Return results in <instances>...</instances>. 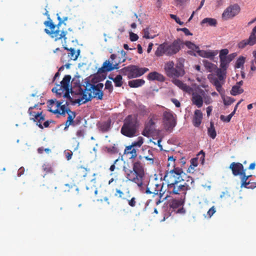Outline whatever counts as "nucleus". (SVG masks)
<instances>
[{
  "label": "nucleus",
  "mask_w": 256,
  "mask_h": 256,
  "mask_svg": "<svg viewBox=\"0 0 256 256\" xmlns=\"http://www.w3.org/2000/svg\"><path fill=\"white\" fill-rule=\"evenodd\" d=\"M196 50L198 55L203 58H212L215 56L214 52L210 50H200L199 48Z\"/></svg>",
  "instance_id": "a878e982"
},
{
  "label": "nucleus",
  "mask_w": 256,
  "mask_h": 256,
  "mask_svg": "<svg viewBox=\"0 0 256 256\" xmlns=\"http://www.w3.org/2000/svg\"><path fill=\"white\" fill-rule=\"evenodd\" d=\"M85 134V130L83 128L78 130L76 132L77 138H84Z\"/></svg>",
  "instance_id": "c03bdc74"
},
{
  "label": "nucleus",
  "mask_w": 256,
  "mask_h": 256,
  "mask_svg": "<svg viewBox=\"0 0 256 256\" xmlns=\"http://www.w3.org/2000/svg\"><path fill=\"white\" fill-rule=\"evenodd\" d=\"M240 8L238 4L230 5L228 7L222 14V18L228 20L238 14L240 12Z\"/></svg>",
  "instance_id": "f8f14e48"
},
{
  "label": "nucleus",
  "mask_w": 256,
  "mask_h": 256,
  "mask_svg": "<svg viewBox=\"0 0 256 256\" xmlns=\"http://www.w3.org/2000/svg\"><path fill=\"white\" fill-rule=\"evenodd\" d=\"M183 172L182 169L174 168L170 172H166L164 180L166 182L168 189L180 181H184L182 176Z\"/></svg>",
  "instance_id": "0eeeda50"
},
{
  "label": "nucleus",
  "mask_w": 256,
  "mask_h": 256,
  "mask_svg": "<svg viewBox=\"0 0 256 256\" xmlns=\"http://www.w3.org/2000/svg\"><path fill=\"white\" fill-rule=\"evenodd\" d=\"M174 66L173 61H169L165 64L164 70L167 76L170 78L182 76L185 74L183 64L180 63L177 64L175 68Z\"/></svg>",
  "instance_id": "423d86ee"
},
{
  "label": "nucleus",
  "mask_w": 256,
  "mask_h": 256,
  "mask_svg": "<svg viewBox=\"0 0 256 256\" xmlns=\"http://www.w3.org/2000/svg\"><path fill=\"white\" fill-rule=\"evenodd\" d=\"M234 58V54H229L226 58H220V66L224 70H226L229 63Z\"/></svg>",
  "instance_id": "4be33fe9"
},
{
  "label": "nucleus",
  "mask_w": 256,
  "mask_h": 256,
  "mask_svg": "<svg viewBox=\"0 0 256 256\" xmlns=\"http://www.w3.org/2000/svg\"><path fill=\"white\" fill-rule=\"evenodd\" d=\"M184 180V181H180L174 184L173 186L168 189L170 194L180 195L181 197L186 198L187 191L190 190L192 188H194V179L191 176H188L187 180Z\"/></svg>",
  "instance_id": "20e7f679"
},
{
  "label": "nucleus",
  "mask_w": 256,
  "mask_h": 256,
  "mask_svg": "<svg viewBox=\"0 0 256 256\" xmlns=\"http://www.w3.org/2000/svg\"><path fill=\"white\" fill-rule=\"evenodd\" d=\"M118 195V198H122L124 194V192L119 189H116V193L114 194L115 196H117Z\"/></svg>",
  "instance_id": "0e129e2a"
},
{
  "label": "nucleus",
  "mask_w": 256,
  "mask_h": 256,
  "mask_svg": "<svg viewBox=\"0 0 256 256\" xmlns=\"http://www.w3.org/2000/svg\"><path fill=\"white\" fill-rule=\"evenodd\" d=\"M50 123H54V122L53 120H46L44 122L43 125V128H48L50 126Z\"/></svg>",
  "instance_id": "338daca9"
},
{
  "label": "nucleus",
  "mask_w": 256,
  "mask_h": 256,
  "mask_svg": "<svg viewBox=\"0 0 256 256\" xmlns=\"http://www.w3.org/2000/svg\"><path fill=\"white\" fill-rule=\"evenodd\" d=\"M140 126V122L137 114H130L124 120V124L121 128L122 134L128 138L136 136Z\"/></svg>",
  "instance_id": "7ed1b4c3"
},
{
  "label": "nucleus",
  "mask_w": 256,
  "mask_h": 256,
  "mask_svg": "<svg viewBox=\"0 0 256 256\" xmlns=\"http://www.w3.org/2000/svg\"><path fill=\"white\" fill-rule=\"evenodd\" d=\"M119 162H120V160L118 158L114 160V163L110 166V170L111 172H114V170L116 168V165Z\"/></svg>",
  "instance_id": "052dcab7"
},
{
  "label": "nucleus",
  "mask_w": 256,
  "mask_h": 256,
  "mask_svg": "<svg viewBox=\"0 0 256 256\" xmlns=\"http://www.w3.org/2000/svg\"><path fill=\"white\" fill-rule=\"evenodd\" d=\"M120 52L122 56V58H120L118 60V62L120 64L124 62L126 60V58H125V56L126 54V52L123 50H121Z\"/></svg>",
  "instance_id": "6e6d98bb"
},
{
  "label": "nucleus",
  "mask_w": 256,
  "mask_h": 256,
  "mask_svg": "<svg viewBox=\"0 0 256 256\" xmlns=\"http://www.w3.org/2000/svg\"><path fill=\"white\" fill-rule=\"evenodd\" d=\"M104 84L98 83L96 84H91L90 80H86L82 86H78V92L82 96L80 99L78 100V102L84 104L90 101L93 98L102 100L103 96L102 89Z\"/></svg>",
  "instance_id": "f257e3e1"
},
{
  "label": "nucleus",
  "mask_w": 256,
  "mask_h": 256,
  "mask_svg": "<svg viewBox=\"0 0 256 256\" xmlns=\"http://www.w3.org/2000/svg\"><path fill=\"white\" fill-rule=\"evenodd\" d=\"M232 115H228V116H224V115H221L220 116V120L224 122H230L231 118H232Z\"/></svg>",
  "instance_id": "4d7b16f0"
},
{
  "label": "nucleus",
  "mask_w": 256,
  "mask_h": 256,
  "mask_svg": "<svg viewBox=\"0 0 256 256\" xmlns=\"http://www.w3.org/2000/svg\"><path fill=\"white\" fill-rule=\"evenodd\" d=\"M119 64H120L118 62L113 64H111L110 62V60H106L104 62L102 66L100 68V70L102 72H105L112 71L115 69L117 70L119 68Z\"/></svg>",
  "instance_id": "6ab92c4d"
},
{
  "label": "nucleus",
  "mask_w": 256,
  "mask_h": 256,
  "mask_svg": "<svg viewBox=\"0 0 256 256\" xmlns=\"http://www.w3.org/2000/svg\"><path fill=\"white\" fill-rule=\"evenodd\" d=\"M71 80L70 75H66L60 82V84H56L55 87L52 89L53 92H56L58 95L62 96L70 100L71 98L70 95V83Z\"/></svg>",
  "instance_id": "39448f33"
},
{
  "label": "nucleus",
  "mask_w": 256,
  "mask_h": 256,
  "mask_svg": "<svg viewBox=\"0 0 256 256\" xmlns=\"http://www.w3.org/2000/svg\"><path fill=\"white\" fill-rule=\"evenodd\" d=\"M136 198L132 197L130 200H128V204L131 207H134L136 205Z\"/></svg>",
  "instance_id": "bf43d9fd"
},
{
  "label": "nucleus",
  "mask_w": 256,
  "mask_h": 256,
  "mask_svg": "<svg viewBox=\"0 0 256 256\" xmlns=\"http://www.w3.org/2000/svg\"><path fill=\"white\" fill-rule=\"evenodd\" d=\"M228 53V49H222L220 51V58H226L227 54Z\"/></svg>",
  "instance_id": "8fccbe9b"
},
{
  "label": "nucleus",
  "mask_w": 256,
  "mask_h": 256,
  "mask_svg": "<svg viewBox=\"0 0 256 256\" xmlns=\"http://www.w3.org/2000/svg\"><path fill=\"white\" fill-rule=\"evenodd\" d=\"M216 212V208L214 206H212L208 212V217L210 218Z\"/></svg>",
  "instance_id": "680f3d73"
},
{
  "label": "nucleus",
  "mask_w": 256,
  "mask_h": 256,
  "mask_svg": "<svg viewBox=\"0 0 256 256\" xmlns=\"http://www.w3.org/2000/svg\"><path fill=\"white\" fill-rule=\"evenodd\" d=\"M189 0H174L176 6H184Z\"/></svg>",
  "instance_id": "864d4df0"
},
{
  "label": "nucleus",
  "mask_w": 256,
  "mask_h": 256,
  "mask_svg": "<svg viewBox=\"0 0 256 256\" xmlns=\"http://www.w3.org/2000/svg\"><path fill=\"white\" fill-rule=\"evenodd\" d=\"M172 102L175 104L176 106L179 108L180 106V102L176 99L172 98Z\"/></svg>",
  "instance_id": "774afa93"
},
{
  "label": "nucleus",
  "mask_w": 256,
  "mask_h": 256,
  "mask_svg": "<svg viewBox=\"0 0 256 256\" xmlns=\"http://www.w3.org/2000/svg\"><path fill=\"white\" fill-rule=\"evenodd\" d=\"M148 70L146 68H140L138 66L130 65L121 69L120 72L122 74L126 76L128 79H132L142 76Z\"/></svg>",
  "instance_id": "6e6552de"
},
{
  "label": "nucleus",
  "mask_w": 256,
  "mask_h": 256,
  "mask_svg": "<svg viewBox=\"0 0 256 256\" xmlns=\"http://www.w3.org/2000/svg\"><path fill=\"white\" fill-rule=\"evenodd\" d=\"M138 36L134 34V33H133L132 32H131L130 34V40L132 42H135L136 40H138Z\"/></svg>",
  "instance_id": "13d9d810"
},
{
  "label": "nucleus",
  "mask_w": 256,
  "mask_h": 256,
  "mask_svg": "<svg viewBox=\"0 0 256 256\" xmlns=\"http://www.w3.org/2000/svg\"><path fill=\"white\" fill-rule=\"evenodd\" d=\"M78 174L80 176L84 178L87 174V170L86 168L81 167L78 169Z\"/></svg>",
  "instance_id": "79ce46f5"
},
{
  "label": "nucleus",
  "mask_w": 256,
  "mask_h": 256,
  "mask_svg": "<svg viewBox=\"0 0 256 256\" xmlns=\"http://www.w3.org/2000/svg\"><path fill=\"white\" fill-rule=\"evenodd\" d=\"M144 143V138L142 136H139L137 141L132 142L130 146H128V149H130L132 147H140Z\"/></svg>",
  "instance_id": "c9c22d12"
},
{
  "label": "nucleus",
  "mask_w": 256,
  "mask_h": 256,
  "mask_svg": "<svg viewBox=\"0 0 256 256\" xmlns=\"http://www.w3.org/2000/svg\"><path fill=\"white\" fill-rule=\"evenodd\" d=\"M111 79L114 82L115 86L116 87H120L122 84V76L120 74L117 75L114 78H111Z\"/></svg>",
  "instance_id": "4c0bfd02"
},
{
  "label": "nucleus",
  "mask_w": 256,
  "mask_h": 256,
  "mask_svg": "<svg viewBox=\"0 0 256 256\" xmlns=\"http://www.w3.org/2000/svg\"><path fill=\"white\" fill-rule=\"evenodd\" d=\"M145 83L143 79H136L128 82V86L130 88H138L142 86Z\"/></svg>",
  "instance_id": "c85d7f7f"
},
{
  "label": "nucleus",
  "mask_w": 256,
  "mask_h": 256,
  "mask_svg": "<svg viewBox=\"0 0 256 256\" xmlns=\"http://www.w3.org/2000/svg\"><path fill=\"white\" fill-rule=\"evenodd\" d=\"M178 31H182L186 36H192V34L190 30L186 28H179L177 29Z\"/></svg>",
  "instance_id": "603ef678"
},
{
  "label": "nucleus",
  "mask_w": 256,
  "mask_h": 256,
  "mask_svg": "<svg viewBox=\"0 0 256 256\" xmlns=\"http://www.w3.org/2000/svg\"><path fill=\"white\" fill-rule=\"evenodd\" d=\"M63 48L65 50L68 51L67 54H64L61 58L62 62H70L71 60H76L80 54V50L78 49L76 50L74 48H68L65 45L63 46Z\"/></svg>",
  "instance_id": "9b49d317"
},
{
  "label": "nucleus",
  "mask_w": 256,
  "mask_h": 256,
  "mask_svg": "<svg viewBox=\"0 0 256 256\" xmlns=\"http://www.w3.org/2000/svg\"><path fill=\"white\" fill-rule=\"evenodd\" d=\"M105 88L109 90V92H111L113 90V86L110 81L107 80L105 83Z\"/></svg>",
  "instance_id": "a18cd8bd"
},
{
  "label": "nucleus",
  "mask_w": 256,
  "mask_h": 256,
  "mask_svg": "<svg viewBox=\"0 0 256 256\" xmlns=\"http://www.w3.org/2000/svg\"><path fill=\"white\" fill-rule=\"evenodd\" d=\"M202 118V114L200 110H196L194 112V118L192 122L194 126L198 127L201 122Z\"/></svg>",
  "instance_id": "393cba45"
},
{
  "label": "nucleus",
  "mask_w": 256,
  "mask_h": 256,
  "mask_svg": "<svg viewBox=\"0 0 256 256\" xmlns=\"http://www.w3.org/2000/svg\"><path fill=\"white\" fill-rule=\"evenodd\" d=\"M42 168L46 174L52 172V166L48 164H44L42 166Z\"/></svg>",
  "instance_id": "ea45409f"
},
{
  "label": "nucleus",
  "mask_w": 256,
  "mask_h": 256,
  "mask_svg": "<svg viewBox=\"0 0 256 256\" xmlns=\"http://www.w3.org/2000/svg\"><path fill=\"white\" fill-rule=\"evenodd\" d=\"M229 168L232 170L234 176H240L244 174L245 170L242 164L240 162H232L230 164Z\"/></svg>",
  "instance_id": "a211bd4d"
},
{
  "label": "nucleus",
  "mask_w": 256,
  "mask_h": 256,
  "mask_svg": "<svg viewBox=\"0 0 256 256\" xmlns=\"http://www.w3.org/2000/svg\"><path fill=\"white\" fill-rule=\"evenodd\" d=\"M172 82L176 86L185 92H188L190 89L188 86L178 79H174Z\"/></svg>",
  "instance_id": "cd10ccee"
},
{
  "label": "nucleus",
  "mask_w": 256,
  "mask_h": 256,
  "mask_svg": "<svg viewBox=\"0 0 256 256\" xmlns=\"http://www.w3.org/2000/svg\"><path fill=\"white\" fill-rule=\"evenodd\" d=\"M44 32L56 42L62 39L66 42L67 38L66 37L67 34L66 31L60 30V29H56L55 30H50L47 28H45Z\"/></svg>",
  "instance_id": "4468645a"
},
{
  "label": "nucleus",
  "mask_w": 256,
  "mask_h": 256,
  "mask_svg": "<svg viewBox=\"0 0 256 256\" xmlns=\"http://www.w3.org/2000/svg\"><path fill=\"white\" fill-rule=\"evenodd\" d=\"M156 123L154 122V116L149 118L148 120L146 122L144 128L142 132V134L145 136L149 137L155 130Z\"/></svg>",
  "instance_id": "f3484780"
},
{
  "label": "nucleus",
  "mask_w": 256,
  "mask_h": 256,
  "mask_svg": "<svg viewBox=\"0 0 256 256\" xmlns=\"http://www.w3.org/2000/svg\"><path fill=\"white\" fill-rule=\"evenodd\" d=\"M128 146H126L124 150V154H130V158H136L137 156V152L136 149L134 147H132L130 149H128Z\"/></svg>",
  "instance_id": "2f4dec72"
},
{
  "label": "nucleus",
  "mask_w": 256,
  "mask_h": 256,
  "mask_svg": "<svg viewBox=\"0 0 256 256\" xmlns=\"http://www.w3.org/2000/svg\"><path fill=\"white\" fill-rule=\"evenodd\" d=\"M256 44V26L254 28L248 39L244 40L238 44L239 48L243 49L246 46H252Z\"/></svg>",
  "instance_id": "ddd939ff"
},
{
  "label": "nucleus",
  "mask_w": 256,
  "mask_h": 256,
  "mask_svg": "<svg viewBox=\"0 0 256 256\" xmlns=\"http://www.w3.org/2000/svg\"><path fill=\"white\" fill-rule=\"evenodd\" d=\"M162 122L166 131L172 132L176 124V116L170 110L164 111L162 114Z\"/></svg>",
  "instance_id": "9d476101"
},
{
  "label": "nucleus",
  "mask_w": 256,
  "mask_h": 256,
  "mask_svg": "<svg viewBox=\"0 0 256 256\" xmlns=\"http://www.w3.org/2000/svg\"><path fill=\"white\" fill-rule=\"evenodd\" d=\"M38 103L35 104L33 106H30L28 108V113L30 116V120L36 122V124L41 128L43 129L42 122L44 120V116L42 114V112L39 108Z\"/></svg>",
  "instance_id": "1a4fd4ad"
},
{
  "label": "nucleus",
  "mask_w": 256,
  "mask_h": 256,
  "mask_svg": "<svg viewBox=\"0 0 256 256\" xmlns=\"http://www.w3.org/2000/svg\"><path fill=\"white\" fill-rule=\"evenodd\" d=\"M126 177L128 180L132 182L141 188L143 186V180L145 178L144 165L140 160H136L132 164V168H124Z\"/></svg>",
  "instance_id": "f03ea898"
},
{
  "label": "nucleus",
  "mask_w": 256,
  "mask_h": 256,
  "mask_svg": "<svg viewBox=\"0 0 256 256\" xmlns=\"http://www.w3.org/2000/svg\"><path fill=\"white\" fill-rule=\"evenodd\" d=\"M245 60L246 58L243 56H240L236 62L235 68H238L243 66L245 62Z\"/></svg>",
  "instance_id": "58836bf2"
},
{
  "label": "nucleus",
  "mask_w": 256,
  "mask_h": 256,
  "mask_svg": "<svg viewBox=\"0 0 256 256\" xmlns=\"http://www.w3.org/2000/svg\"><path fill=\"white\" fill-rule=\"evenodd\" d=\"M223 101L224 105L229 106L232 104L234 100L233 98L227 96L223 98Z\"/></svg>",
  "instance_id": "37998d69"
},
{
  "label": "nucleus",
  "mask_w": 256,
  "mask_h": 256,
  "mask_svg": "<svg viewBox=\"0 0 256 256\" xmlns=\"http://www.w3.org/2000/svg\"><path fill=\"white\" fill-rule=\"evenodd\" d=\"M186 198L180 196L178 199H174L172 201L170 206L173 208H176L184 205Z\"/></svg>",
  "instance_id": "bb28decb"
},
{
  "label": "nucleus",
  "mask_w": 256,
  "mask_h": 256,
  "mask_svg": "<svg viewBox=\"0 0 256 256\" xmlns=\"http://www.w3.org/2000/svg\"><path fill=\"white\" fill-rule=\"evenodd\" d=\"M202 95L197 92H194L192 94V104L196 105L198 108H200L203 104V99L202 96L204 95V92L202 91Z\"/></svg>",
  "instance_id": "aec40b11"
},
{
  "label": "nucleus",
  "mask_w": 256,
  "mask_h": 256,
  "mask_svg": "<svg viewBox=\"0 0 256 256\" xmlns=\"http://www.w3.org/2000/svg\"><path fill=\"white\" fill-rule=\"evenodd\" d=\"M241 180V188L244 187L246 188H248V186H250V181L247 182L248 180H246V179H244L240 178Z\"/></svg>",
  "instance_id": "de8ad7c7"
},
{
  "label": "nucleus",
  "mask_w": 256,
  "mask_h": 256,
  "mask_svg": "<svg viewBox=\"0 0 256 256\" xmlns=\"http://www.w3.org/2000/svg\"><path fill=\"white\" fill-rule=\"evenodd\" d=\"M63 102L62 101H57L56 100H50L48 102V110L52 113L53 110L56 108V106L58 107V110H61V106H62L64 104H62Z\"/></svg>",
  "instance_id": "412c9836"
},
{
  "label": "nucleus",
  "mask_w": 256,
  "mask_h": 256,
  "mask_svg": "<svg viewBox=\"0 0 256 256\" xmlns=\"http://www.w3.org/2000/svg\"><path fill=\"white\" fill-rule=\"evenodd\" d=\"M214 86H216V90L218 92H220V91L222 89V86L218 80H216L214 82Z\"/></svg>",
  "instance_id": "e2e57ef3"
},
{
  "label": "nucleus",
  "mask_w": 256,
  "mask_h": 256,
  "mask_svg": "<svg viewBox=\"0 0 256 256\" xmlns=\"http://www.w3.org/2000/svg\"><path fill=\"white\" fill-rule=\"evenodd\" d=\"M243 92V89L240 86L236 84L232 86V90H230V94L232 96H236L242 93Z\"/></svg>",
  "instance_id": "e433bc0d"
},
{
  "label": "nucleus",
  "mask_w": 256,
  "mask_h": 256,
  "mask_svg": "<svg viewBox=\"0 0 256 256\" xmlns=\"http://www.w3.org/2000/svg\"><path fill=\"white\" fill-rule=\"evenodd\" d=\"M208 24L210 26H216L217 24V21L216 19L213 18H206L202 20L201 22V24Z\"/></svg>",
  "instance_id": "f704fd0d"
},
{
  "label": "nucleus",
  "mask_w": 256,
  "mask_h": 256,
  "mask_svg": "<svg viewBox=\"0 0 256 256\" xmlns=\"http://www.w3.org/2000/svg\"><path fill=\"white\" fill-rule=\"evenodd\" d=\"M186 45L188 47L190 48H192V50H195L197 49H198V46L190 42H186Z\"/></svg>",
  "instance_id": "09e8293b"
},
{
  "label": "nucleus",
  "mask_w": 256,
  "mask_h": 256,
  "mask_svg": "<svg viewBox=\"0 0 256 256\" xmlns=\"http://www.w3.org/2000/svg\"><path fill=\"white\" fill-rule=\"evenodd\" d=\"M65 156L67 160H70L72 158V152H65Z\"/></svg>",
  "instance_id": "69168bd1"
},
{
  "label": "nucleus",
  "mask_w": 256,
  "mask_h": 256,
  "mask_svg": "<svg viewBox=\"0 0 256 256\" xmlns=\"http://www.w3.org/2000/svg\"><path fill=\"white\" fill-rule=\"evenodd\" d=\"M147 78L150 80H158L160 82H164L165 80L164 76L156 72L149 73Z\"/></svg>",
  "instance_id": "b1692460"
},
{
  "label": "nucleus",
  "mask_w": 256,
  "mask_h": 256,
  "mask_svg": "<svg viewBox=\"0 0 256 256\" xmlns=\"http://www.w3.org/2000/svg\"><path fill=\"white\" fill-rule=\"evenodd\" d=\"M138 159L140 160V161L142 160L143 159H145L148 161V164H154V158L152 154V150H148V156H146V154L144 152L142 155H140L138 156Z\"/></svg>",
  "instance_id": "5701e85b"
},
{
  "label": "nucleus",
  "mask_w": 256,
  "mask_h": 256,
  "mask_svg": "<svg viewBox=\"0 0 256 256\" xmlns=\"http://www.w3.org/2000/svg\"><path fill=\"white\" fill-rule=\"evenodd\" d=\"M170 16L178 24L182 26L184 24V22H181L180 19L178 17H177L176 16L171 14H170Z\"/></svg>",
  "instance_id": "5fc2aeb1"
},
{
  "label": "nucleus",
  "mask_w": 256,
  "mask_h": 256,
  "mask_svg": "<svg viewBox=\"0 0 256 256\" xmlns=\"http://www.w3.org/2000/svg\"><path fill=\"white\" fill-rule=\"evenodd\" d=\"M110 120L100 123L98 126L100 130L102 132L108 131L110 127Z\"/></svg>",
  "instance_id": "72a5a7b5"
},
{
  "label": "nucleus",
  "mask_w": 256,
  "mask_h": 256,
  "mask_svg": "<svg viewBox=\"0 0 256 256\" xmlns=\"http://www.w3.org/2000/svg\"><path fill=\"white\" fill-rule=\"evenodd\" d=\"M44 24L46 26H48L50 29V30H55L56 25L54 24L52 20H48L44 22Z\"/></svg>",
  "instance_id": "a19ab883"
},
{
  "label": "nucleus",
  "mask_w": 256,
  "mask_h": 256,
  "mask_svg": "<svg viewBox=\"0 0 256 256\" xmlns=\"http://www.w3.org/2000/svg\"><path fill=\"white\" fill-rule=\"evenodd\" d=\"M61 108V110H58L57 108H54L53 110L54 114H59L63 116H65L66 113L68 114V117L67 118V120L70 122H73V120L76 117V112H74L71 111L70 109L67 108L66 106V104H64Z\"/></svg>",
  "instance_id": "2eb2a0df"
},
{
  "label": "nucleus",
  "mask_w": 256,
  "mask_h": 256,
  "mask_svg": "<svg viewBox=\"0 0 256 256\" xmlns=\"http://www.w3.org/2000/svg\"><path fill=\"white\" fill-rule=\"evenodd\" d=\"M106 149L107 150V151L108 152L115 154L118 152V150L117 148L116 147L115 144H114L112 146L110 147H106Z\"/></svg>",
  "instance_id": "3c124183"
},
{
  "label": "nucleus",
  "mask_w": 256,
  "mask_h": 256,
  "mask_svg": "<svg viewBox=\"0 0 256 256\" xmlns=\"http://www.w3.org/2000/svg\"><path fill=\"white\" fill-rule=\"evenodd\" d=\"M226 70H224L222 69H219L217 72V76L218 78V79L220 80H222L224 78V75L225 74Z\"/></svg>",
  "instance_id": "49530a36"
},
{
  "label": "nucleus",
  "mask_w": 256,
  "mask_h": 256,
  "mask_svg": "<svg viewBox=\"0 0 256 256\" xmlns=\"http://www.w3.org/2000/svg\"><path fill=\"white\" fill-rule=\"evenodd\" d=\"M208 135L212 139L215 138L216 136V132L214 126V124L212 122H210V126L208 128Z\"/></svg>",
  "instance_id": "7c9ffc66"
},
{
  "label": "nucleus",
  "mask_w": 256,
  "mask_h": 256,
  "mask_svg": "<svg viewBox=\"0 0 256 256\" xmlns=\"http://www.w3.org/2000/svg\"><path fill=\"white\" fill-rule=\"evenodd\" d=\"M166 43L160 44L155 52V54L157 56H160L164 54L166 55Z\"/></svg>",
  "instance_id": "c756f323"
},
{
  "label": "nucleus",
  "mask_w": 256,
  "mask_h": 256,
  "mask_svg": "<svg viewBox=\"0 0 256 256\" xmlns=\"http://www.w3.org/2000/svg\"><path fill=\"white\" fill-rule=\"evenodd\" d=\"M158 34H152V30L150 28H146L144 30V36L143 37L147 38H154Z\"/></svg>",
  "instance_id": "473e14b6"
},
{
  "label": "nucleus",
  "mask_w": 256,
  "mask_h": 256,
  "mask_svg": "<svg viewBox=\"0 0 256 256\" xmlns=\"http://www.w3.org/2000/svg\"><path fill=\"white\" fill-rule=\"evenodd\" d=\"M180 45V40H174L170 44L166 43V56H172L178 53L181 48Z\"/></svg>",
  "instance_id": "dca6fc26"
}]
</instances>
